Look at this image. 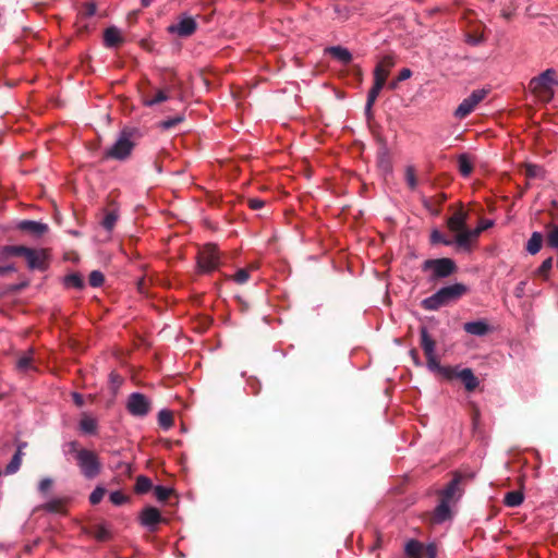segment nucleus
I'll list each match as a JSON object with an SVG mask.
<instances>
[{"label":"nucleus","mask_w":558,"mask_h":558,"mask_svg":"<svg viewBox=\"0 0 558 558\" xmlns=\"http://www.w3.org/2000/svg\"><path fill=\"white\" fill-rule=\"evenodd\" d=\"M11 256H22L32 270H45L49 266V252L46 248H29L23 245H7L0 247V260Z\"/></svg>","instance_id":"1"},{"label":"nucleus","mask_w":558,"mask_h":558,"mask_svg":"<svg viewBox=\"0 0 558 558\" xmlns=\"http://www.w3.org/2000/svg\"><path fill=\"white\" fill-rule=\"evenodd\" d=\"M558 86L557 72L554 69H547L539 75L533 77L529 83V89L533 96L541 102H549L555 95V88Z\"/></svg>","instance_id":"2"},{"label":"nucleus","mask_w":558,"mask_h":558,"mask_svg":"<svg viewBox=\"0 0 558 558\" xmlns=\"http://www.w3.org/2000/svg\"><path fill=\"white\" fill-rule=\"evenodd\" d=\"M468 292V288L462 283H454L444 287L432 296L423 300L422 305L425 310L436 311L451 302L459 300Z\"/></svg>","instance_id":"3"},{"label":"nucleus","mask_w":558,"mask_h":558,"mask_svg":"<svg viewBox=\"0 0 558 558\" xmlns=\"http://www.w3.org/2000/svg\"><path fill=\"white\" fill-rule=\"evenodd\" d=\"M71 451L75 453L76 463L86 478H95L101 471V462L96 452L88 449H77V442L70 444Z\"/></svg>","instance_id":"4"},{"label":"nucleus","mask_w":558,"mask_h":558,"mask_svg":"<svg viewBox=\"0 0 558 558\" xmlns=\"http://www.w3.org/2000/svg\"><path fill=\"white\" fill-rule=\"evenodd\" d=\"M395 65V61L392 57L386 56L384 57L374 70V85L368 93L367 101H366V113L369 114L372 111V107L376 101L380 90L383 89L386 80L390 73L391 68Z\"/></svg>","instance_id":"5"},{"label":"nucleus","mask_w":558,"mask_h":558,"mask_svg":"<svg viewBox=\"0 0 558 558\" xmlns=\"http://www.w3.org/2000/svg\"><path fill=\"white\" fill-rule=\"evenodd\" d=\"M134 143L131 138V133L128 131H122L114 144L106 150L105 157L117 160H124L131 155Z\"/></svg>","instance_id":"6"},{"label":"nucleus","mask_w":558,"mask_h":558,"mask_svg":"<svg viewBox=\"0 0 558 558\" xmlns=\"http://www.w3.org/2000/svg\"><path fill=\"white\" fill-rule=\"evenodd\" d=\"M219 252L214 244L205 245L198 253L197 266L202 272H210L219 266Z\"/></svg>","instance_id":"7"},{"label":"nucleus","mask_w":558,"mask_h":558,"mask_svg":"<svg viewBox=\"0 0 558 558\" xmlns=\"http://www.w3.org/2000/svg\"><path fill=\"white\" fill-rule=\"evenodd\" d=\"M405 558H436L437 547L430 543L424 545L416 539H410L404 546Z\"/></svg>","instance_id":"8"},{"label":"nucleus","mask_w":558,"mask_h":558,"mask_svg":"<svg viewBox=\"0 0 558 558\" xmlns=\"http://www.w3.org/2000/svg\"><path fill=\"white\" fill-rule=\"evenodd\" d=\"M423 269H430L434 278H445L456 270V265L450 258L427 259L424 262Z\"/></svg>","instance_id":"9"},{"label":"nucleus","mask_w":558,"mask_h":558,"mask_svg":"<svg viewBox=\"0 0 558 558\" xmlns=\"http://www.w3.org/2000/svg\"><path fill=\"white\" fill-rule=\"evenodd\" d=\"M486 95L487 90L485 89L473 90L472 94L468 98L463 99V101L458 106L454 111V117L458 119H464L468 117L476 106L484 100Z\"/></svg>","instance_id":"10"},{"label":"nucleus","mask_w":558,"mask_h":558,"mask_svg":"<svg viewBox=\"0 0 558 558\" xmlns=\"http://www.w3.org/2000/svg\"><path fill=\"white\" fill-rule=\"evenodd\" d=\"M126 409L134 416H145L150 411V401L144 395L134 392L128 399Z\"/></svg>","instance_id":"11"},{"label":"nucleus","mask_w":558,"mask_h":558,"mask_svg":"<svg viewBox=\"0 0 558 558\" xmlns=\"http://www.w3.org/2000/svg\"><path fill=\"white\" fill-rule=\"evenodd\" d=\"M168 31L180 37H187L196 31V22L191 16H183L177 23L171 24Z\"/></svg>","instance_id":"12"},{"label":"nucleus","mask_w":558,"mask_h":558,"mask_svg":"<svg viewBox=\"0 0 558 558\" xmlns=\"http://www.w3.org/2000/svg\"><path fill=\"white\" fill-rule=\"evenodd\" d=\"M161 521V515L158 509L154 507L145 508L141 514V523L154 531L156 525Z\"/></svg>","instance_id":"13"},{"label":"nucleus","mask_w":558,"mask_h":558,"mask_svg":"<svg viewBox=\"0 0 558 558\" xmlns=\"http://www.w3.org/2000/svg\"><path fill=\"white\" fill-rule=\"evenodd\" d=\"M478 236V230H470L465 228L464 230L456 233L454 242L459 247H462L464 250H470L471 244L473 241H475Z\"/></svg>","instance_id":"14"},{"label":"nucleus","mask_w":558,"mask_h":558,"mask_svg":"<svg viewBox=\"0 0 558 558\" xmlns=\"http://www.w3.org/2000/svg\"><path fill=\"white\" fill-rule=\"evenodd\" d=\"M453 377L459 378L468 391H473L478 386V379L474 376L471 368H463L461 371L454 368Z\"/></svg>","instance_id":"15"},{"label":"nucleus","mask_w":558,"mask_h":558,"mask_svg":"<svg viewBox=\"0 0 558 558\" xmlns=\"http://www.w3.org/2000/svg\"><path fill=\"white\" fill-rule=\"evenodd\" d=\"M427 367L433 371L439 373L442 377L447 379H452L454 375V368L449 366H441L436 354L427 355Z\"/></svg>","instance_id":"16"},{"label":"nucleus","mask_w":558,"mask_h":558,"mask_svg":"<svg viewBox=\"0 0 558 558\" xmlns=\"http://www.w3.org/2000/svg\"><path fill=\"white\" fill-rule=\"evenodd\" d=\"M466 213L462 210L456 211L447 221L448 229L453 233L464 230L466 228Z\"/></svg>","instance_id":"17"},{"label":"nucleus","mask_w":558,"mask_h":558,"mask_svg":"<svg viewBox=\"0 0 558 558\" xmlns=\"http://www.w3.org/2000/svg\"><path fill=\"white\" fill-rule=\"evenodd\" d=\"M19 229L39 238L48 231V226L38 221L23 220L19 223Z\"/></svg>","instance_id":"18"},{"label":"nucleus","mask_w":558,"mask_h":558,"mask_svg":"<svg viewBox=\"0 0 558 558\" xmlns=\"http://www.w3.org/2000/svg\"><path fill=\"white\" fill-rule=\"evenodd\" d=\"M104 41L107 47H118L124 41L121 31L114 26L108 27L104 34Z\"/></svg>","instance_id":"19"},{"label":"nucleus","mask_w":558,"mask_h":558,"mask_svg":"<svg viewBox=\"0 0 558 558\" xmlns=\"http://www.w3.org/2000/svg\"><path fill=\"white\" fill-rule=\"evenodd\" d=\"M450 508L449 502L447 500H440V504L436 507L432 521L433 523H442L446 520L450 519Z\"/></svg>","instance_id":"20"},{"label":"nucleus","mask_w":558,"mask_h":558,"mask_svg":"<svg viewBox=\"0 0 558 558\" xmlns=\"http://www.w3.org/2000/svg\"><path fill=\"white\" fill-rule=\"evenodd\" d=\"M464 330L474 336H484L489 331V326L484 320L469 322L464 324Z\"/></svg>","instance_id":"21"},{"label":"nucleus","mask_w":558,"mask_h":558,"mask_svg":"<svg viewBox=\"0 0 558 558\" xmlns=\"http://www.w3.org/2000/svg\"><path fill=\"white\" fill-rule=\"evenodd\" d=\"M421 345L426 356L436 354V342L428 335L426 327L421 328Z\"/></svg>","instance_id":"22"},{"label":"nucleus","mask_w":558,"mask_h":558,"mask_svg":"<svg viewBox=\"0 0 558 558\" xmlns=\"http://www.w3.org/2000/svg\"><path fill=\"white\" fill-rule=\"evenodd\" d=\"M26 444H22L19 446L15 454L12 457L10 463L5 468L7 474H14L19 471L21 464H22V458H23V447H25Z\"/></svg>","instance_id":"23"},{"label":"nucleus","mask_w":558,"mask_h":558,"mask_svg":"<svg viewBox=\"0 0 558 558\" xmlns=\"http://www.w3.org/2000/svg\"><path fill=\"white\" fill-rule=\"evenodd\" d=\"M327 51L337 60H339L343 64H348L352 60V56L350 51L342 47H330Z\"/></svg>","instance_id":"24"},{"label":"nucleus","mask_w":558,"mask_h":558,"mask_svg":"<svg viewBox=\"0 0 558 558\" xmlns=\"http://www.w3.org/2000/svg\"><path fill=\"white\" fill-rule=\"evenodd\" d=\"M97 420L90 415L83 414L80 421V428L85 434H96L97 432Z\"/></svg>","instance_id":"25"},{"label":"nucleus","mask_w":558,"mask_h":558,"mask_svg":"<svg viewBox=\"0 0 558 558\" xmlns=\"http://www.w3.org/2000/svg\"><path fill=\"white\" fill-rule=\"evenodd\" d=\"M458 167L463 177H469L473 171V159L466 154H461L458 157Z\"/></svg>","instance_id":"26"},{"label":"nucleus","mask_w":558,"mask_h":558,"mask_svg":"<svg viewBox=\"0 0 558 558\" xmlns=\"http://www.w3.org/2000/svg\"><path fill=\"white\" fill-rule=\"evenodd\" d=\"M34 360H33V351H29L25 353L24 355L20 356L16 361V367L21 372H27L31 369H35L34 367Z\"/></svg>","instance_id":"27"},{"label":"nucleus","mask_w":558,"mask_h":558,"mask_svg":"<svg viewBox=\"0 0 558 558\" xmlns=\"http://www.w3.org/2000/svg\"><path fill=\"white\" fill-rule=\"evenodd\" d=\"M543 243V236L539 232H533L526 244V251L534 255L539 252Z\"/></svg>","instance_id":"28"},{"label":"nucleus","mask_w":558,"mask_h":558,"mask_svg":"<svg viewBox=\"0 0 558 558\" xmlns=\"http://www.w3.org/2000/svg\"><path fill=\"white\" fill-rule=\"evenodd\" d=\"M523 500L524 496L520 490L509 492L505 496V504L508 507H518L523 502Z\"/></svg>","instance_id":"29"},{"label":"nucleus","mask_w":558,"mask_h":558,"mask_svg":"<svg viewBox=\"0 0 558 558\" xmlns=\"http://www.w3.org/2000/svg\"><path fill=\"white\" fill-rule=\"evenodd\" d=\"M460 476H456L450 483L449 485L446 487V489L442 492V497H441V500H447L448 502H450V500L454 497L456 493H457V489H458V485L460 483Z\"/></svg>","instance_id":"30"},{"label":"nucleus","mask_w":558,"mask_h":558,"mask_svg":"<svg viewBox=\"0 0 558 558\" xmlns=\"http://www.w3.org/2000/svg\"><path fill=\"white\" fill-rule=\"evenodd\" d=\"M39 509L54 512V513H63L64 512V501L62 499H53L48 501L47 504L40 506Z\"/></svg>","instance_id":"31"},{"label":"nucleus","mask_w":558,"mask_h":558,"mask_svg":"<svg viewBox=\"0 0 558 558\" xmlns=\"http://www.w3.org/2000/svg\"><path fill=\"white\" fill-rule=\"evenodd\" d=\"M158 423L162 428L169 429L173 425L172 413L168 410H161L158 413Z\"/></svg>","instance_id":"32"},{"label":"nucleus","mask_w":558,"mask_h":558,"mask_svg":"<svg viewBox=\"0 0 558 558\" xmlns=\"http://www.w3.org/2000/svg\"><path fill=\"white\" fill-rule=\"evenodd\" d=\"M151 481L146 476H138L136 478L135 492L138 494H145L151 488Z\"/></svg>","instance_id":"33"},{"label":"nucleus","mask_w":558,"mask_h":558,"mask_svg":"<svg viewBox=\"0 0 558 558\" xmlns=\"http://www.w3.org/2000/svg\"><path fill=\"white\" fill-rule=\"evenodd\" d=\"M167 99L168 95L163 90H157L153 97H145L143 101L145 106L151 107Z\"/></svg>","instance_id":"34"},{"label":"nucleus","mask_w":558,"mask_h":558,"mask_svg":"<svg viewBox=\"0 0 558 558\" xmlns=\"http://www.w3.org/2000/svg\"><path fill=\"white\" fill-rule=\"evenodd\" d=\"M524 172L527 178H542L544 177V169L537 165H524Z\"/></svg>","instance_id":"35"},{"label":"nucleus","mask_w":558,"mask_h":558,"mask_svg":"<svg viewBox=\"0 0 558 558\" xmlns=\"http://www.w3.org/2000/svg\"><path fill=\"white\" fill-rule=\"evenodd\" d=\"M551 267H553V257H548L537 268V270L535 271V275L542 277L545 280H547Z\"/></svg>","instance_id":"36"},{"label":"nucleus","mask_w":558,"mask_h":558,"mask_svg":"<svg viewBox=\"0 0 558 558\" xmlns=\"http://www.w3.org/2000/svg\"><path fill=\"white\" fill-rule=\"evenodd\" d=\"M547 243L549 246L558 248V226H553L548 231Z\"/></svg>","instance_id":"37"},{"label":"nucleus","mask_w":558,"mask_h":558,"mask_svg":"<svg viewBox=\"0 0 558 558\" xmlns=\"http://www.w3.org/2000/svg\"><path fill=\"white\" fill-rule=\"evenodd\" d=\"M88 281L92 287H100L105 281V277L102 272L94 270L90 272Z\"/></svg>","instance_id":"38"},{"label":"nucleus","mask_w":558,"mask_h":558,"mask_svg":"<svg viewBox=\"0 0 558 558\" xmlns=\"http://www.w3.org/2000/svg\"><path fill=\"white\" fill-rule=\"evenodd\" d=\"M405 180L411 190H414L417 185L415 170L413 167H408L405 170Z\"/></svg>","instance_id":"39"},{"label":"nucleus","mask_w":558,"mask_h":558,"mask_svg":"<svg viewBox=\"0 0 558 558\" xmlns=\"http://www.w3.org/2000/svg\"><path fill=\"white\" fill-rule=\"evenodd\" d=\"M117 219H118V216L116 213H113V211L107 213L101 225L104 226V228H106L107 230L110 231L114 227Z\"/></svg>","instance_id":"40"},{"label":"nucleus","mask_w":558,"mask_h":558,"mask_svg":"<svg viewBox=\"0 0 558 558\" xmlns=\"http://www.w3.org/2000/svg\"><path fill=\"white\" fill-rule=\"evenodd\" d=\"M248 278L250 269L247 268L239 269L233 276V280L239 284L245 283L248 280Z\"/></svg>","instance_id":"41"},{"label":"nucleus","mask_w":558,"mask_h":558,"mask_svg":"<svg viewBox=\"0 0 558 558\" xmlns=\"http://www.w3.org/2000/svg\"><path fill=\"white\" fill-rule=\"evenodd\" d=\"M65 284L68 287L81 289L83 287V279L78 275H70L65 278Z\"/></svg>","instance_id":"42"},{"label":"nucleus","mask_w":558,"mask_h":558,"mask_svg":"<svg viewBox=\"0 0 558 558\" xmlns=\"http://www.w3.org/2000/svg\"><path fill=\"white\" fill-rule=\"evenodd\" d=\"M105 493H106V490H105V488H102V487H97V488H95V489L92 492L90 496H89V501H90V504H92V505H97V504H99V502H100V500L104 498Z\"/></svg>","instance_id":"43"},{"label":"nucleus","mask_w":558,"mask_h":558,"mask_svg":"<svg viewBox=\"0 0 558 558\" xmlns=\"http://www.w3.org/2000/svg\"><path fill=\"white\" fill-rule=\"evenodd\" d=\"M156 498L160 501L167 500L171 494V490L163 486H156L154 489Z\"/></svg>","instance_id":"44"},{"label":"nucleus","mask_w":558,"mask_h":558,"mask_svg":"<svg viewBox=\"0 0 558 558\" xmlns=\"http://www.w3.org/2000/svg\"><path fill=\"white\" fill-rule=\"evenodd\" d=\"M126 500L128 497L121 492L117 490L110 494V501L116 506L123 505Z\"/></svg>","instance_id":"45"},{"label":"nucleus","mask_w":558,"mask_h":558,"mask_svg":"<svg viewBox=\"0 0 558 558\" xmlns=\"http://www.w3.org/2000/svg\"><path fill=\"white\" fill-rule=\"evenodd\" d=\"M182 121H183V117L177 116L175 118L161 121L159 125L161 129L168 130V129L173 128L174 125H177L178 123H180Z\"/></svg>","instance_id":"46"},{"label":"nucleus","mask_w":558,"mask_h":558,"mask_svg":"<svg viewBox=\"0 0 558 558\" xmlns=\"http://www.w3.org/2000/svg\"><path fill=\"white\" fill-rule=\"evenodd\" d=\"M433 243H442L445 245H451L452 241L447 240L438 230H434L430 234Z\"/></svg>","instance_id":"47"},{"label":"nucleus","mask_w":558,"mask_h":558,"mask_svg":"<svg viewBox=\"0 0 558 558\" xmlns=\"http://www.w3.org/2000/svg\"><path fill=\"white\" fill-rule=\"evenodd\" d=\"M247 204H248L250 208L257 210V209H260L264 207L265 202L259 198H248Z\"/></svg>","instance_id":"48"},{"label":"nucleus","mask_w":558,"mask_h":558,"mask_svg":"<svg viewBox=\"0 0 558 558\" xmlns=\"http://www.w3.org/2000/svg\"><path fill=\"white\" fill-rule=\"evenodd\" d=\"M15 268L13 265H4L0 266V277L7 276L11 272H14Z\"/></svg>","instance_id":"49"},{"label":"nucleus","mask_w":558,"mask_h":558,"mask_svg":"<svg viewBox=\"0 0 558 558\" xmlns=\"http://www.w3.org/2000/svg\"><path fill=\"white\" fill-rule=\"evenodd\" d=\"M52 484V481L50 478H44L39 483V490L45 493L47 492Z\"/></svg>","instance_id":"50"},{"label":"nucleus","mask_w":558,"mask_h":558,"mask_svg":"<svg viewBox=\"0 0 558 558\" xmlns=\"http://www.w3.org/2000/svg\"><path fill=\"white\" fill-rule=\"evenodd\" d=\"M412 75V72L410 69H402L399 73V76H398V81H404V80H408L410 78Z\"/></svg>","instance_id":"51"},{"label":"nucleus","mask_w":558,"mask_h":558,"mask_svg":"<svg viewBox=\"0 0 558 558\" xmlns=\"http://www.w3.org/2000/svg\"><path fill=\"white\" fill-rule=\"evenodd\" d=\"M97 539L105 541L108 537V532L105 527L100 526L96 532Z\"/></svg>","instance_id":"52"},{"label":"nucleus","mask_w":558,"mask_h":558,"mask_svg":"<svg viewBox=\"0 0 558 558\" xmlns=\"http://www.w3.org/2000/svg\"><path fill=\"white\" fill-rule=\"evenodd\" d=\"M492 221H488V220H484L480 223V226L477 228H475L474 230H478V235L481 234V232H483L484 230H486L487 228H489L492 226Z\"/></svg>","instance_id":"53"},{"label":"nucleus","mask_w":558,"mask_h":558,"mask_svg":"<svg viewBox=\"0 0 558 558\" xmlns=\"http://www.w3.org/2000/svg\"><path fill=\"white\" fill-rule=\"evenodd\" d=\"M96 13V7L94 3H88L85 7V15L93 16Z\"/></svg>","instance_id":"54"},{"label":"nucleus","mask_w":558,"mask_h":558,"mask_svg":"<svg viewBox=\"0 0 558 558\" xmlns=\"http://www.w3.org/2000/svg\"><path fill=\"white\" fill-rule=\"evenodd\" d=\"M73 400L76 405L82 407L84 404L83 397L80 393H73Z\"/></svg>","instance_id":"55"},{"label":"nucleus","mask_w":558,"mask_h":558,"mask_svg":"<svg viewBox=\"0 0 558 558\" xmlns=\"http://www.w3.org/2000/svg\"><path fill=\"white\" fill-rule=\"evenodd\" d=\"M482 41H483V37L482 36H478V37L469 36V38H468V43L472 44V45H477V44H480Z\"/></svg>","instance_id":"56"},{"label":"nucleus","mask_w":558,"mask_h":558,"mask_svg":"<svg viewBox=\"0 0 558 558\" xmlns=\"http://www.w3.org/2000/svg\"><path fill=\"white\" fill-rule=\"evenodd\" d=\"M410 354H411L413 361L415 362V364L420 365L421 363L418 361V353H417V351L415 349H413V350H411Z\"/></svg>","instance_id":"57"},{"label":"nucleus","mask_w":558,"mask_h":558,"mask_svg":"<svg viewBox=\"0 0 558 558\" xmlns=\"http://www.w3.org/2000/svg\"><path fill=\"white\" fill-rule=\"evenodd\" d=\"M144 7H148L153 0H141Z\"/></svg>","instance_id":"58"},{"label":"nucleus","mask_w":558,"mask_h":558,"mask_svg":"<svg viewBox=\"0 0 558 558\" xmlns=\"http://www.w3.org/2000/svg\"><path fill=\"white\" fill-rule=\"evenodd\" d=\"M398 82H399V81H397V82H392V83L389 85V87H390L391 89H395V88L397 87Z\"/></svg>","instance_id":"59"},{"label":"nucleus","mask_w":558,"mask_h":558,"mask_svg":"<svg viewBox=\"0 0 558 558\" xmlns=\"http://www.w3.org/2000/svg\"><path fill=\"white\" fill-rule=\"evenodd\" d=\"M523 286H524V282H521L517 290L522 292L523 291Z\"/></svg>","instance_id":"60"}]
</instances>
